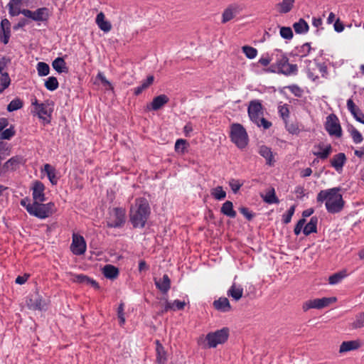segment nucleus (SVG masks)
<instances>
[{"label": "nucleus", "mask_w": 364, "mask_h": 364, "mask_svg": "<svg viewBox=\"0 0 364 364\" xmlns=\"http://www.w3.org/2000/svg\"><path fill=\"white\" fill-rule=\"evenodd\" d=\"M97 78L101 81L103 85H108L109 87H112L110 82L107 80V78L105 77V75L102 73H98Z\"/></svg>", "instance_id": "61"}, {"label": "nucleus", "mask_w": 364, "mask_h": 364, "mask_svg": "<svg viewBox=\"0 0 364 364\" xmlns=\"http://www.w3.org/2000/svg\"><path fill=\"white\" fill-rule=\"evenodd\" d=\"M0 41L4 44H7L9 41L11 34V23L6 18L2 19L1 21Z\"/></svg>", "instance_id": "19"}, {"label": "nucleus", "mask_w": 364, "mask_h": 364, "mask_svg": "<svg viewBox=\"0 0 364 364\" xmlns=\"http://www.w3.org/2000/svg\"><path fill=\"white\" fill-rule=\"evenodd\" d=\"M242 185L243 183L237 179L232 178L229 181V186L234 193H237Z\"/></svg>", "instance_id": "51"}, {"label": "nucleus", "mask_w": 364, "mask_h": 364, "mask_svg": "<svg viewBox=\"0 0 364 364\" xmlns=\"http://www.w3.org/2000/svg\"><path fill=\"white\" fill-rule=\"evenodd\" d=\"M279 34L282 38L286 40H291L293 38V31L290 27H281Z\"/></svg>", "instance_id": "49"}, {"label": "nucleus", "mask_w": 364, "mask_h": 364, "mask_svg": "<svg viewBox=\"0 0 364 364\" xmlns=\"http://www.w3.org/2000/svg\"><path fill=\"white\" fill-rule=\"evenodd\" d=\"M278 112L280 117L286 121L289 117V109L287 104L278 107Z\"/></svg>", "instance_id": "50"}, {"label": "nucleus", "mask_w": 364, "mask_h": 364, "mask_svg": "<svg viewBox=\"0 0 364 364\" xmlns=\"http://www.w3.org/2000/svg\"><path fill=\"white\" fill-rule=\"evenodd\" d=\"M15 133L14 126H11L9 128L2 130L0 134V139L1 140H9L15 135Z\"/></svg>", "instance_id": "47"}, {"label": "nucleus", "mask_w": 364, "mask_h": 364, "mask_svg": "<svg viewBox=\"0 0 364 364\" xmlns=\"http://www.w3.org/2000/svg\"><path fill=\"white\" fill-rule=\"evenodd\" d=\"M347 108L356 121L364 124V114L355 105L352 99L347 100Z\"/></svg>", "instance_id": "20"}, {"label": "nucleus", "mask_w": 364, "mask_h": 364, "mask_svg": "<svg viewBox=\"0 0 364 364\" xmlns=\"http://www.w3.org/2000/svg\"><path fill=\"white\" fill-rule=\"evenodd\" d=\"M22 14L26 18H31L36 22H46L50 16V10L47 7L38 8L35 11L23 9Z\"/></svg>", "instance_id": "11"}, {"label": "nucleus", "mask_w": 364, "mask_h": 364, "mask_svg": "<svg viewBox=\"0 0 364 364\" xmlns=\"http://www.w3.org/2000/svg\"><path fill=\"white\" fill-rule=\"evenodd\" d=\"M241 9V7L237 4L229 5L222 14V23H225L232 20Z\"/></svg>", "instance_id": "17"}, {"label": "nucleus", "mask_w": 364, "mask_h": 364, "mask_svg": "<svg viewBox=\"0 0 364 364\" xmlns=\"http://www.w3.org/2000/svg\"><path fill=\"white\" fill-rule=\"evenodd\" d=\"M361 346L360 341L358 340L343 341L339 348V353H343L350 350H356Z\"/></svg>", "instance_id": "25"}, {"label": "nucleus", "mask_w": 364, "mask_h": 364, "mask_svg": "<svg viewBox=\"0 0 364 364\" xmlns=\"http://www.w3.org/2000/svg\"><path fill=\"white\" fill-rule=\"evenodd\" d=\"M156 287L163 293H166L171 287V280L167 274H164L159 281L155 282Z\"/></svg>", "instance_id": "30"}, {"label": "nucleus", "mask_w": 364, "mask_h": 364, "mask_svg": "<svg viewBox=\"0 0 364 364\" xmlns=\"http://www.w3.org/2000/svg\"><path fill=\"white\" fill-rule=\"evenodd\" d=\"M348 132L350 133L355 144H360L362 142L363 139L362 134L353 125L349 124L348 126Z\"/></svg>", "instance_id": "39"}, {"label": "nucleus", "mask_w": 364, "mask_h": 364, "mask_svg": "<svg viewBox=\"0 0 364 364\" xmlns=\"http://www.w3.org/2000/svg\"><path fill=\"white\" fill-rule=\"evenodd\" d=\"M314 149L317 150H314L312 154L322 160L326 159L332 151L331 145H325L323 143H319L315 145Z\"/></svg>", "instance_id": "16"}, {"label": "nucleus", "mask_w": 364, "mask_h": 364, "mask_svg": "<svg viewBox=\"0 0 364 364\" xmlns=\"http://www.w3.org/2000/svg\"><path fill=\"white\" fill-rule=\"evenodd\" d=\"M193 132V126L191 122L187 123L183 127V132L186 136H190Z\"/></svg>", "instance_id": "63"}, {"label": "nucleus", "mask_w": 364, "mask_h": 364, "mask_svg": "<svg viewBox=\"0 0 364 364\" xmlns=\"http://www.w3.org/2000/svg\"><path fill=\"white\" fill-rule=\"evenodd\" d=\"M311 51V46L309 43H304L301 46L296 47L293 51L294 55L300 58L306 57Z\"/></svg>", "instance_id": "37"}, {"label": "nucleus", "mask_w": 364, "mask_h": 364, "mask_svg": "<svg viewBox=\"0 0 364 364\" xmlns=\"http://www.w3.org/2000/svg\"><path fill=\"white\" fill-rule=\"evenodd\" d=\"M242 50L245 56L249 59H254L257 55V50L252 46H244Z\"/></svg>", "instance_id": "46"}, {"label": "nucleus", "mask_w": 364, "mask_h": 364, "mask_svg": "<svg viewBox=\"0 0 364 364\" xmlns=\"http://www.w3.org/2000/svg\"><path fill=\"white\" fill-rule=\"evenodd\" d=\"M102 273L107 279H114L119 275V269L112 264H106L102 269Z\"/></svg>", "instance_id": "29"}, {"label": "nucleus", "mask_w": 364, "mask_h": 364, "mask_svg": "<svg viewBox=\"0 0 364 364\" xmlns=\"http://www.w3.org/2000/svg\"><path fill=\"white\" fill-rule=\"evenodd\" d=\"M88 277L84 275V274H75L73 278V281L80 284H86L89 281Z\"/></svg>", "instance_id": "57"}, {"label": "nucleus", "mask_w": 364, "mask_h": 364, "mask_svg": "<svg viewBox=\"0 0 364 364\" xmlns=\"http://www.w3.org/2000/svg\"><path fill=\"white\" fill-rule=\"evenodd\" d=\"M156 361L159 364H165L167 360V356L164 347L159 341H156Z\"/></svg>", "instance_id": "27"}, {"label": "nucleus", "mask_w": 364, "mask_h": 364, "mask_svg": "<svg viewBox=\"0 0 364 364\" xmlns=\"http://www.w3.org/2000/svg\"><path fill=\"white\" fill-rule=\"evenodd\" d=\"M317 224H318V218L316 216H313L311 218L309 222L305 225L303 233L305 235H309L311 233H314L317 232Z\"/></svg>", "instance_id": "31"}, {"label": "nucleus", "mask_w": 364, "mask_h": 364, "mask_svg": "<svg viewBox=\"0 0 364 364\" xmlns=\"http://www.w3.org/2000/svg\"><path fill=\"white\" fill-rule=\"evenodd\" d=\"M271 60L272 59L267 55L262 56L259 60V63L263 66H267Z\"/></svg>", "instance_id": "64"}, {"label": "nucleus", "mask_w": 364, "mask_h": 364, "mask_svg": "<svg viewBox=\"0 0 364 364\" xmlns=\"http://www.w3.org/2000/svg\"><path fill=\"white\" fill-rule=\"evenodd\" d=\"M95 22L100 29L105 33L109 32L112 28L110 22L105 20V16L102 12H100L97 15Z\"/></svg>", "instance_id": "26"}, {"label": "nucleus", "mask_w": 364, "mask_h": 364, "mask_svg": "<svg viewBox=\"0 0 364 364\" xmlns=\"http://www.w3.org/2000/svg\"><path fill=\"white\" fill-rule=\"evenodd\" d=\"M45 186L39 181L33 183L32 187V196L33 202H45L46 198L44 193Z\"/></svg>", "instance_id": "15"}, {"label": "nucleus", "mask_w": 364, "mask_h": 364, "mask_svg": "<svg viewBox=\"0 0 364 364\" xmlns=\"http://www.w3.org/2000/svg\"><path fill=\"white\" fill-rule=\"evenodd\" d=\"M154 80V76L149 75L147 77V78L146 80L142 81L141 86L144 89H146L153 83Z\"/></svg>", "instance_id": "60"}, {"label": "nucleus", "mask_w": 364, "mask_h": 364, "mask_svg": "<svg viewBox=\"0 0 364 364\" xmlns=\"http://www.w3.org/2000/svg\"><path fill=\"white\" fill-rule=\"evenodd\" d=\"M305 223L306 220L304 218H301L297 222L294 230L296 235H299L301 233L302 228H304Z\"/></svg>", "instance_id": "56"}, {"label": "nucleus", "mask_w": 364, "mask_h": 364, "mask_svg": "<svg viewBox=\"0 0 364 364\" xmlns=\"http://www.w3.org/2000/svg\"><path fill=\"white\" fill-rule=\"evenodd\" d=\"M186 306L185 301H181L180 300L176 299L173 302H166L164 306V311H168L169 310L176 311L181 310Z\"/></svg>", "instance_id": "38"}, {"label": "nucleus", "mask_w": 364, "mask_h": 364, "mask_svg": "<svg viewBox=\"0 0 364 364\" xmlns=\"http://www.w3.org/2000/svg\"><path fill=\"white\" fill-rule=\"evenodd\" d=\"M151 208L145 198H138L129 211V220L134 228H143L150 215Z\"/></svg>", "instance_id": "2"}, {"label": "nucleus", "mask_w": 364, "mask_h": 364, "mask_svg": "<svg viewBox=\"0 0 364 364\" xmlns=\"http://www.w3.org/2000/svg\"><path fill=\"white\" fill-rule=\"evenodd\" d=\"M287 88L297 97H301L303 95L302 89L296 85H289Z\"/></svg>", "instance_id": "53"}, {"label": "nucleus", "mask_w": 364, "mask_h": 364, "mask_svg": "<svg viewBox=\"0 0 364 364\" xmlns=\"http://www.w3.org/2000/svg\"><path fill=\"white\" fill-rule=\"evenodd\" d=\"M52 66L58 73H68V71L65 60L60 57L55 58L53 61Z\"/></svg>", "instance_id": "34"}, {"label": "nucleus", "mask_w": 364, "mask_h": 364, "mask_svg": "<svg viewBox=\"0 0 364 364\" xmlns=\"http://www.w3.org/2000/svg\"><path fill=\"white\" fill-rule=\"evenodd\" d=\"M271 72L278 73L289 76L296 75L298 72L297 65L289 63L287 56L280 50H277V59L275 66L270 68Z\"/></svg>", "instance_id": "4"}, {"label": "nucleus", "mask_w": 364, "mask_h": 364, "mask_svg": "<svg viewBox=\"0 0 364 364\" xmlns=\"http://www.w3.org/2000/svg\"><path fill=\"white\" fill-rule=\"evenodd\" d=\"M364 327V311L358 314L355 316L354 321L352 323L353 328H360Z\"/></svg>", "instance_id": "48"}, {"label": "nucleus", "mask_w": 364, "mask_h": 364, "mask_svg": "<svg viewBox=\"0 0 364 364\" xmlns=\"http://www.w3.org/2000/svg\"><path fill=\"white\" fill-rule=\"evenodd\" d=\"M229 330L228 328H223L214 332L208 333L205 339L209 348H215L219 344L224 343L228 338Z\"/></svg>", "instance_id": "8"}, {"label": "nucleus", "mask_w": 364, "mask_h": 364, "mask_svg": "<svg viewBox=\"0 0 364 364\" xmlns=\"http://www.w3.org/2000/svg\"><path fill=\"white\" fill-rule=\"evenodd\" d=\"M336 301V297H323L321 299H310L303 304L302 309L304 311H307L311 309H321L327 307Z\"/></svg>", "instance_id": "12"}, {"label": "nucleus", "mask_w": 364, "mask_h": 364, "mask_svg": "<svg viewBox=\"0 0 364 364\" xmlns=\"http://www.w3.org/2000/svg\"><path fill=\"white\" fill-rule=\"evenodd\" d=\"M346 162V156L344 153H338L333 156L331 165L338 173H341Z\"/></svg>", "instance_id": "21"}, {"label": "nucleus", "mask_w": 364, "mask_h": 364, "mask_svg": "<svg viewBox=\"0 0 364 364\" xmlns=\"http://www.w3.org/2000/svg\"><path fill=\"white\" fill-rule=\"evenodd\" d=\"M11 83V79L8 73L5 72L4 73L1 74L0 75V85L1 87L0 88V94H1L4 90H6Z\"/></svg>", "instance_id": "45"}, {"label": "nucleus", "mask_w": 364, "mask_h": 364, "mask_svg": "<svg viewBox=\"0 0 364 364\" xmlns=\"http://www.w3.org/2000/svg\"><path fill=\"white\" fill-rule=\"evenodd\" d=\"M125 223V210L122 208H114L109 211V216L106 220L108 228H121Z\"/></svg>", "instance_id": "7"}, {"label": "nucleus", "mask_w": 364, "mask_h": 364, "mask_svg": "<svg viewBox=\"0 0 364 364\" xmlns=\"http://www.w3.org/2000/svg\"><path fill=\"white\" fill-rule=\"evenodd\" d=\"M263 200L268 204H277L279 200L276 196L275 190L274 188H269L264 196H262Z\"/></svg>", "instance_id": "36"}, {"label": "nucleus", "mask_w": 364, "mask_h": 364, "mask_svg": "<svg viewBox=\"0 0 364 364\" xmlns=\"http://www.w3.org/2000/svg\"><path fill=\"white\" fill-rule=\"evenodd\" d=\"M230 137L239 149L245 148L248 144L247 133L240 124L235 123L231 125Z\"/></svg>", "instance_id": "5"}, {"label": "nucleus", "mask_w": 364, "mask_h": 364, "mask_svg": "<svg viewBox=\"0 0 364 364\" xmlns=\"http://www.w3.org/2000/svg\"><path fill=\"white\" fill-rule=\"evenodd\" d=\"M186 141L183 139H177L175 143V151L183 154L186 151Z\"/></svg>", "instance_id": "52"}, {"label": "nucleus", "mask_w": 364, "mask_h": 364, "mask_svg": "<svg viewBox=\"0 0 364 364\" xmlns=\"http://www.w3.org/2000/svg\"><path fill=\"white\" fill-rule=\"evenodd\" d=\"M317 67L322 77H326L328 75V69L325 64L317 63Z\"/></svg>", "instance_id": "62"}, {"label": "nucleus", "mask_w": 364, "mask_h": 364, "mask_svg": "<svg viewBox=\"0 0 364 364\" xmlns=\"http://www.w3.org/2000/svg\"><path fill=\"white\" fill-rule=\"evenodd\" d=\"M294 0H283L278 4L279 12L282 14H287L289 12L294 6Z\"/></svg>", "instance_id": "41"}, {"label": "nucleus", "mask_w": 364, "mask_h": 364, "mask_svg": "<svg viewBox=\"0 0 364 364\" xmlns=\"http://www.w3.org/2000/svg\"><path fill=\"white\" fill-rule=\"evenodd\" d=\"M227 295L235 301H239L243 295V288L233 283L227 291Z\"/></svg>", "instance_id": "24"}, {"label": "nucleus", "mask_w": 364, "mask_h": 364, "mask_svg": "<svg viewBox=\"0 0 364 364\" xmlns=\"http://www.w3.org/2000/svg\"><path fill=\"white\" fill-rule=\"evenodd\" d=\"M286 128L287 131L292 134H297L299 132V128L296 124L286 123Z\"/></svg>", "instance_id": "58"}, {"label": "nucleus", "mask_w": 364, "mask_h": 364, "mask_svg": "<svg viewBox=\"0 0 364 364\" xmlns=\"http://www.w3.org/2000/svg\"><path fill=\"white\" fill-rule=\"evenodd\" d=\"M45 87L49 91H54L59 87V83L55 77H48L45 81Z\"/></svg>", "instance_id": "40"}, {"label": "nucleus", "mask_w": 364, "mask_h": 364, "mask_svg": "<svg viewBox=\"0 0 364 364\" xmlns=\"http://www.w3.org/2000/svg\"><path fill=\"white\" fill-rule=\"evenodd\" d=\"M87 250V244L84 237L77 233H73L72 236V243L70 250L75 255H82Z\"/></svg>", "instance_id": "13"}, {"label": "nucleus", "mask_w": 364, "mask_h": 364, "mask_svg": "<svg viewBox=\"0 0 364 364\" xmlns=\"http://www.w3.org/2000/svg\"><path fill=\"white\" fill-rule=\"evenodd\" d=\"M169 101V98L166 95H160L155 97L151 102L147 105V109L157 111L163 107Z\"/></svg>", "instance_id": "18"}, {"label": "nucleus", "mask_w": 364, "mask_h": 364, "mask_svg": "<svg viewBox=\"0 0 364 364\" xmlns=\"http://www.w3.org/2000/svg\"><path fill=\"white\" fill-rule=\"evenodd\" d=\"M21 205L25 208L27 212L31 215L33 209V202L31 203L28 198H23L21 200Z\"/></svg>", "instance_id": "55"}, {"label": "nucleus", "mask_w": 364, "mask_h": 364, "mask_svg": "<svg viewBox=\"0 0 364 364\" xmlns=\"http://www.w3.org/2000/svg\"><path fill=\"white\" fill-rule=\"evenodd\" d=\"M304 63L305 64V68L306 69V73L309 78L314 81L317 78V76H314V73L310 70L309 68V65L311 63V61L309 60H305Z\"/></svg>", "instance_id": "59"}, {"label": "nucleus", "mask_w": 364, "mask_h": 364, "mask_svg": "<svg viewBox=\"0 0 364 364\" xmlns=\"http://www.w3.org/2000/svg\"><path fill=\"white\" fill-rule=\"evenodd\" d=\"M43 171L46 173L47 177L52 185H56L58 178L56 176V170L49 164L44 165Z\"/></svg>", "instance_id": "28"}, {"label": "nucleus", "mask_w": 364, "mask_h": 364, "mask_svg": "<svg viewBox=\"0 0 364 364\" xmlns=\"http://www.w3.org/2000/svg\"><path fill=\"white\" fill-rule=\"evenodd\" d=\"M23 105V101L20 98H15L12 100L7 106V110L9 112L16 111L22 108Z\"/></svg>", "instance_id": "43"}, {"label": "nucleus", "mask_w": 364, "mask_h": 364, "mask_svg": "<svg viewBox=\"0 0 364 364\" xmlns=\"http://www.w3.org/2000/svg\"><path fill=\"white\" fill-rule=\"evenodd\" d=\"M214 308L221 312H228L231 309L229 300L226 297H220L213 304Z\"/></svg>", "instance_id": "23"}, {"label": "nucleus", "mask_w": 364, "mask_h": 364, "mask_svg": "<svg viewBox=\"0 0 364 364\" xmlns=\"http://www.w3.org/2000/svg\"><path fill=\"white\" fill-rule=\"evenodd\" d=\"M258 152L261 156H262L263 158L265 159L266 164L268 166H274V164L275 161L274 158V154L272 151V149L269 147L262 145V146H259Z\"/></svg>", "instance_id": "22"}, {"label": "nucleus", "mask_w": 364, "mask_h": 364, "mask_svg": "<svg viewBox=\"0 0 364 364\" xmlns=\"http://www.w3.org/2000/svg\"><path fill=\"white\" fill-rule=\"evenodd\" d=\"M124 306L123 303H121L117 309V316L119 320V324L120 326H123L125 323V318H124Z\"/></svg>", "instance_id": "54"}, {"label": "nucleus", "mask_w": 364, "mask_h": 364, "mask_svg": "<svg viewBox=\"0 0 364 364\" xmlns=\"http://www.w3.org/2000/svg\"><path fill=\"white\" fill-rule=\"evenodd\" d=\"M31 105L34 107V112L38 117L43 120L45 124H49L50 122V117L53 112V108L50 107V103L49 101L39 103L38 100L34 98L31 101Z\"/></svg>", "instance_id": "6"}, {"label": "nucleus", "mask_w": 364, "mask_h": 364, "mask_svg": "<svg viewBox=\"0 0 364 364\" xmlns=\"http://www.w3.org/2000/svg\"><path fill=\"white\" fill-rule=\"evenodd\" d=\"M220 212L224 215H226L230 218H235L237 215L236 211L233 209V204L230 200H227L223 204L220 208Z\"/></svg>", "instance_id": "32"}, {"label": "nucleus", "mask_w": 364, "mask_h": 364, "mask_svg": "<svg viewBox=\"0 0 364 364\" xmlns=\"http://www.w3.org/2000/svg\"><path fill=\"white\" fill-rule=\"evenodd\" d=\"M348 276L346 269L336 272L328 277V284L331 285H336Z\"/></svg>", "instance_id": "33"}, {"label": "nucleus", "mask_w": 364, "mask_h": 364, "mask_svg": "<svg viewBox=\"0 0 364 364\" xmlns=\"http://www.w3.org/2000/svg\"><path fill=\"white\" fill-rule=\"evenodd\" d=\"M341 188L334 187L322 190L316 196V201L320 203H325V207L328 213L331 214L340 213L345 205L343 196L340 193Z\"/></svg>", "instance_id": "1"}, {"label": "nucleus", "mask_w": 364, "mask_h": 364, "mask_svg": "<svg viewBox=\"0 0 364 364\" xmlns=\"http://www.w3.org/2000/svg\"><path fill=\"white\" fill-rule=\"evenodd\" d=\"M212 196L218 200H222L226 197V192L222 186H217L211 191Z\"/></svg>", "instance_id": "44"}, {"label": "nucleus", "mask_w": 364, "mask_h": 364, "mask_svg": "<svg viewBox=\"0 0 364 364\" xmlns=\"http://www.w3.org/2000/svg\"><path fill=\"white\" fill-rule=\"evenodd\" d=\"M325 129L330 136L340 138L342 136V129L339 119L334 114H330L326 117Z\"/></svg>", "instance_id": "10"}, {"label": "nucleus", "mask_w": 364, "mask_h": 364, "mask_svg": "<svg viewBox=\"0 0 364 364\" xmlns=\"http://www.w3.org/2000/svg\"><path fill=\"white\" fill-rule=\"evenodd\" d=\"M54 203L52 202L43 203V202H33V209L31 215L39 219L49 218L53 213Z\"/></svg>", "instance_id": "9"}, {"label": "nucleus", "mask_w": 364, "mask_h": 364, "mask_svg": "<svg viewBox=\"0 0 364 364\" xmlns=\"http://www.w3.org/2000/svg\"><path fill=\"white\" fill-rule=\"evenodd\" d=\"M36 70L38 72V75L40 77L46 76L50 73V67L49 65L44 62H39L36 65Z\"/></svg>", "instance_id": "42"}, {"label": "nucleus", "mask_w": 364, "mask_h": 364, "mask_svg": "<svg viewBox=\"0 0 364 364\" xmlns=\"http://www.w3.org/2000/svg\"><path fill=\"white\" fill-rule=\"evenodd\" d=\"M25 160L23 156L19 155L14 156L4 164L2 171L4 172L15 171L21 165L23 164Z\"/></svg>", "instance_id": "14"}, {"label": "nucleus", "mask_w": 364, "mask_h": 364, "mask_svg": "<svg viewBox=\"0 0 364 364\" xmlns=\"http://www.w3.org/2000/svg\"><path fill=\"white\" fill-rule=\"evenodd\" d=\"M247 113L250 120L257 127L267 129L272 126V123L263 117L264 112L259 100L250 101Z\"/></svg>", "instance_id": "3"}, {"label": "nucleus", "mask_w": 364, "mask_h": 364, "mask_svg": "<svg viewBox=\"0 0 364 364\" xmlns=\"http://www.w3.org/2000/svg\"><path fill=\"white\" fill-rule=\"evenodd\" d=\"M293 28L297 34H305L309 29L308 23L303 18H300L299 21L295 22L293 24Z\"/></svg>", "instance_id": "35"}]
</instances>
